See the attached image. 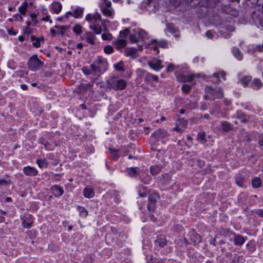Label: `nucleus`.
<instances>
[{
  "mask_svg": "<svg viewBox=\"0 0 263 263\" xmlns=\"http://www.w3.org/2000/svg\"><path fill=\"white\" fill-rule=\"evenodd\" d=\"M181 89L183 92L187 93L190 91L191 87L187 84H184L182 85Z\"/></svg>",
  "mask_w": 263,
  "mask_h": 263,
  "instance_id": "8fccbe9b",
  "label": "nucleus"
},
{
  "mask_svg": "<svg viewBox=\"0 0 263 263\" xmlns=\"http://www.w3.org/2000/svg\"><path fill=\"white\" fill-rule=\"evenodd\" d=\"M251 86L252 88L255 89H258L260 88L262 86V83L261 81L258 79H255L252 84Z\"/></svg>",
  "mask_w": 263,
  "mask_h": 263,
  "instance_id": "b1692460",
  "label": "nucleus"
},
{
  "mask_svg": "<svg viewBox=\"0 0 263 263\" xmlns=\"http://www.w3.org/2000/svg\"><path fill=\"white\" fill-rule=\"evenodd\" d=\"M147 187L142 186L139 190V195L141 197H144L147 195Z\"/></svg>",
  "mask_w": 263,
  "mask_h": 263,
  "instance_id": "37998d69",
  "label": "nucleus"
},
{
  "mask_svg": "<svg viewBox=\"0 0 263 263\" xmlns=\"http://www.w3.org/2000/svg\"><path fill=\"white\" fill-rule=\"evenodd\" d=\"M197 139L200 142L202 143L205 142L206 141L205 133L202 132L201 133H198L197 136Z\"/></svg>",
  "mask_w": 263,
  "mask_h": 263,
  "instance_id": "49530a36",
  "label": "nucleus"
},
{
  "mask_svg": "<svg viewBox=\"0 0 263 263\" xmlns=\"http://www.w3.org/2000/svg\"><path fill=\"white\" fill-rule=\"evenodd\" d=\"M31 41L32 42V45L33 46L38 48L40 46V39L37 38L34 35H32L30 37Z\"/></svg>",
  "mask_w": 263,
  "mask_h": 263,
  "instance_id": "2f4dec72",
  "label": "nucleus"
},
{
  "mask_svg": "<svg viewBox=\"0 0 263 263\" xmlns=\"http://www.w3.org/2000/svg\"><path fill=\"white\" fill-rule=\"evenodd\" d=\"M135 32L133 34H131L129 35V40L130 41L133 43H136L139 42L140 39L138 37V35L137 34V31L136 30H134Z\"/></svg>",
  "mask_w": 263,
  "mask_h": 263,
  "instance_id": "bb28decb",
  "label": "nucleus"
},
{
  "mask_svg": "<svg viewBox=\"0 0 263 263\" xmlns=\"http://www.w3.org/2000/svg\"><path fill=\"white\" fill-rule=\"evenodd\" d=\"M55 28L57 29V32L59 33L61 35H63L66 30L69 28V26L56 25Z\"/></svg>",
  "mask_w": 263,
  "mask_h": 263,
  "instance_id": "c85d7f7f",
  "label": "nucleus"
},
{
  "mask_svg": "<svg viewBox=\"0 0 263 263\" xmlns=\"http://www.w3.org/2000/svg\"><path fill=\"white\" fill-rule=\"evenodd\" d=\"M32 221L31 220H29L28 221L26 222L25 220H23V226L25 228H29L32 224Z\"/></svg>",
  "mask_w": 263,
  "mask_h": 263,
  "instance_id": "5fc2aeb1",
  "label": "nucleus"
},
{
  "mask_svg": "<svg viewBox=\"0 0 263 263\" xmlns=\"http://www.w3.org/2000/svg\"><path fill=\"white\" fill-rule=\"evenodd\" d=\"M28 3L26 1L23 2L21 6L19 7L18 11L22 15H25Z\"/></svg>",
  "mask_w": 263,
  "mask_h": 263,
  "instance_id": "a878e982",
  "label": "nucleus"
},
{
  "mask_svg": "<svg viewBox=\"0 0 263 263\" xmlns=\"http://www.w3.org/2000/svg\"><path fill=\"white\" fill-rule=\"evenodd\" d=\"M85 20L89 22H92V21H93V15H92L91 14L89 13L86 16V17H85Z\"/></svg>",
  "mask_w": 263,
  "mask_h": 263,
  "instance_id": "052dcab7",
  "label": "nucleus"
},
{
  "mask_svg": "<svg viewBox=\"0 0 263 263\" xmlns=\"http://www.w3.org/2000/svg\"><path fill=\"white\" fill-rule=\"evenodd\" d=\"M103 2V5H104V7L103 8H111V2L108 1L107 0H101Z\"/></svg>",
  "mask_w": 263,
  "mask_h": 263,
  "instance_id": "6e6d98bb",
  "label": "nucleus"
},
{
  "mask_svg": "<svg viewBox=\"0 0 263 263\" xmlns=\"http://www.w3.org/2000/svg\"><path fill=\"white\" fill-rule=\"evenodd\" d=\"M77 210L82 217H86L87 216L88 212L84 207L78 206L77 207Z\"/></svg>",
  "mask_w": 263,
  "mask_h": 263,
  "instance_id": "e433bc0d",
  "label": "nucleus"
},
{
  "mask_svg": "<svg viewBox=\"0 0 263 263\" xmlns=\"http://www.w3.org/2000/svg\"><path fill=\"white\" fill-rule=\"evenodd\" d=\"M180 123L182 126H185L187 124V121L184 119H182L181 120H180Z\"/></svg>",
  "mask_w": 263,
  "mask_h": 263,
  "instance_id": "0e129e2a",
  "label": "nucleus"
},
{
  "mask_svg": "<svg viewBox=\"0 0 263 263\" xmlns=\"http://www.w3.org/2000/svg\"><path fill=\"white\" fill-rule=\"evenodd\" d=\"M111 37V34L110 33H103L102 34V38L103 40H110Z\"/></svg>",
  "mask_w": 263,
  "mask_h": 263,
  "instance_id": "4d7b16f0",
  "label": "nucleus"
},
{
  "mask_svg": "<svg viewBox=\"0 0 263 263\" xmlns=\"http://www.w3.org/2000/svg\"><path fill=\"white\" fill-rule=\"evenodd\" d=\"M126 54L127 56L135 58L136 57V50L135 48L129 49L126 51Z\"/></svg>",
  "mask_w": 263,
  "mask_h": 263,
  "instance_id": "c03bdc74",
  "label": "nucleus"
},
{
  "mask_svg": "<svg viewBox=\"0 0 263 263\" xmlns=\"http://www.w3.org/2000/svg\"><path fill=\"white\" fill-rule=\"evenodd\" d=\"M220 75L224 79V80H226V78H225L226 73L224 71L215 72V73H213V76L217 78H219L220 77Z\"/></svg>",
  "mask_w": 263,
  "mask_h": 263,
  "instance_id": "603ef678",
  "label": "nucleus"
},
{
  "mask_svg": "<svg viewBox=\"0 0 263 263\" xmlns=\"http://www.w3.org/2000/svg\"><path fill=\"white\" fill-rule=\"evenodd\" d=\"M151 44H156V45L155 46H154L153 47H152V48H153V49L155 51H156L157 52V53L159 52V51L158 50V47H161L163 48H166L168 47L167 42L166 41H165L164 40L158 41L156 39H153V40H151Z\"/></svg>",
  "mask_w": 263,
  "mask_h": 263,
  "instance_id": "0eeeda50",
  "label": "nucleus"
},
{
  "mask_svg": "<svg viewBox=\"0 0 263 263\" xmlns=\"http://www.w3.org/2000/svg\"><path fill=\"white\" fill-rule=\"evenodd\" d=\"M226 29L228 31L232 32L235 30V28L232 25H227L226 26Z\"/></svg>",
  "mask_w": 263,
  "mask_h": 263,
  "instance_id": "680f3d73",
  "label": "nucleus"
},
{
  "mask_svg": "<svg viewBox=\"0 0 263 263\" xmlns=\"http://www.w3.org/2000/svg\"><path fill=\"white\" fill-rule=\"evenodd\" d=\"M205 92L210 95V100L222 98L223 97V91L221 88H216L213 89L211 87H206Z\"/></svg>",
  "mask_w": 263,
  "mask_h": 263,
  "instance_id": "7ed1b4c3",
  "label": "nucleus"
},
{
  "mask_svg": "<svg viewBox=\"0 0 263 263\" xmlns=\"http://www.w3.org/2000/svg\"><path fill=\"white\" fill-rule=\"evenodd\" d=\"M144 5H146L147 7H149L148 10H150V8L152 6L155 7L154 6L153 2L151 0H144Z\"/></svg>",
  "mask_w": 263,
  "mask_h": 263,
  "instance_id": "864d4df0",
  "label": "nucleus"
},
{
  "mask_svg": "<svg viewBox=\"0 0 263 263\" xmlns=\"http://www.w3.org/2000/svg\"><path fill=\"white\" fill-rule=\"evenodd\" d=\"M128 175L131 177H135L137 175H140V174L139 173V169L137 167H131L129 168H128Z\"/></svg>",
  "mask_w": 263,
  "mask_h": 263,
  "instance_id": "a211bd4d",
  "label": "nucleus"
},
{
  "mask_svg": "<svg viewBox=\"0 0 263 263\" xmlns=\"http://www.w3.org/2000/svg\"><path fill=\"white\" fill-rule=\"evenodd\" d=\"M221 129L224 131L227 132L231 129V124L227 121H223L221 123Z\"/></svg>",
  "mask_w": 263,
  "mask_h": 263,
  "instance_id": "f704fd0d",
  "label": "nucleus"
},
{
  "mask_svg": "<svg viewBox=\"0 0 263 263\" xmlns=\"http://www.w3.org/2000/svg\"><path fill=\"white\" fill-rule=\"evenodd\" d=\"M107 86L115 90H123L126 86V82L122 79H112L108 82Z\"/></svg>",
  "mask_w": 263,
  "mask_h": 263,
  "instance_id": "f03ea898",
  "label": "nucleus"
},
{
  "mask_svg": "<svg viewBox=\"0 0 263 263\" xmlns=\"http://www.w3.org/2000/svg\"><path fill=\"white\" fill-rule=\"evenodd\" d=\"M206 36L209 39H212L213 37V33L211 31L209 30L205 33Z\"/></svg>",
  "mask_w": 263,
  "mask_h": 263,
  "instance_id": "e2e57ef3",
  "label": "nucleus"
},
{
  "mask_svg": "<svg viewBox=\"0 0 263 263\" xmlns=\"http://www.w3.org/2000/svg\"><path fill=\"white\" fill-rule=\"evenodd\" d=\"M261 182L260 179L256 177L254 178L252 181V186L255 188H257L259 187L261 185Z\"/></svg>",
  "mask_w": 263,
  "mask_h": 263,
  "instance_id": "a19ab883",
  "label": "nucleus"
},
{
  "mask_svg": "<svg viewBox=\"0 0 263 263\" xmlns=\"http://www.w3.org/2000/svg\"><path fill=\"white\" fill-rule=\"evenodd\" d=\"M204 164H205V163H204V161L201 160H198L197 162V165L199 167H202V166H204Z\"/></svg>",
  "mask_w": 263,
  "mask_h": 263,
  "instance_id": "69168bd1",
  "label": "nucleus"
},
{
  "mask_svg": "<svg viewBox=\"0 0 263 263\" xmlns=\"http://www.w3.org/2000/svg\"><path fill=\"white\" fill-rule=\"evenodd\" d=\"M166 30L167 32L171 33L175 37L180 36L179 31L175 28V26L172 24H168L166 26Z\"/></svg>",
  "mask_w": 263,
  "mask_h": 263,
  "instance_id": "ddd939ff",
  "label": "nucleus"
},
{
  "mask_svg": "<svg viewBox=\"0 0 263 263\" xmlns=\"http://www.w3.org/2000/svg\"><path fill=\"white\" fill-rule=\"evenodd\" d=\"M89 28L97 34H99L102 32V28L97 22H92L89 25Z\"/></svg>",
  "mask_w": 263,
  "mask_h": 263,
  "instance_id": "4468645a",
  "label": "nucleus"
},
{
  "mask_svg": "<svg viewBox=\"0 0 263 263\" xmlns=\"http://www.w3.org/2000/svg\"><path fill=\"white\" fill-rule=\"evenodd\" d=\"M109 152L112 157L116 160H118L120 157L119 154V150L112 148H109Z\"/></svg>",
  "mask_w": 263,
  "mask_h": 263,
  "instance_id": "473e14b6",
  "label": "nucleus"
},
{
  "mask_svg": "<svg viewBox=\"0 0 263 263\" xmlns=\"http://www.w3.org/2000/svg\"><path fill=\"white\" fill-rule=\"evenodd\" d=\"M102 12L106 16H111L112 14V9L107 8H102Z\"/></svg>",
  "mask_w": 263,
  "mask_h": 263,
  "instance_id": "ea45409f",
  "label": "nucleus"
},
{
  "mask_svg": "<svg viewBox=\"0 0 263 263\" xmlns=\"http://www.w3.org/2000/svg\"><path fill=\"white\" fill-rule=\"evenodd\" d=\"M94 21L93 22H97V20H100L101 18V15L99 13H96L93 15Z\"/></svg>",
  "mask_w": 263,
  "mask_h": 263,
  "instance_id": "bf43d9fd",
  "label": "nucleus"
},
{
  "mask_svg": "<svg viewBox=\"0 0 263 263\" xmlns=\"http://www.w3.org/2000/svg\"><path fill=\"white\" fill-rule=\"evenodd\" d=\"M83 13V8L78 7L72 12V16L76 18H80Z\"/></svg>",
  "mask_w": 263,
  "mask_h": 263,
  "instance_id": "4be33fe9",
  "label": "nucleus"
},
{
  "mask_svg": "<svg viewBox=\"0 0 263 263\" xmlns=\"http://www.w3.org/2000/svg\"><path fill=\"white\" fill-rule=\"evenodd\" d=\"M83 194L86 198H91L94 196L95 191L91 187L86 186L83 191Z\"/></svg>",
  "mask_w": 263,
  "mask_h": 263,
  "instance_id": "f3484780",
  "label": "nucleus"
},
{
  "mask_svg": "<svg viewBox=\"0 0 263 263\" xmlns=\"http://www.w3.org/2000/svg\"><path fill=\"white\" fill-rule=\"evenodd\" d=\"M115 44L117 46V48H122L126 46V42L125 40L123 39H119L116 40L115 42Z\"/></svg>",
  "mask_w": 263,
  "mask_h": 263,
  "instance_id": "c756f323",
  "label": "nucleus"
},
{
  "mask_svg": "<svg viewBox=\"0 0 263 263\" xmlns=\"http://www.w3.org/2000/svg\"><path fill=\"white\" fill-rule=\"evenodd\" d=\"M114 67L115 68L119 71H124L125 70L124 68V64L123 62L122 61H120L115 64H114Z\"/></svg>",
  "mask_w": 263,
  "mask_h": 263,
  "instance_id": "79ce46f5",
  "label": "nucleus"
},
{
  "mask_svg": "<svg viewBox=\"0 0 263 263\" xmlns=\"http://www.w3.org/2000/svg\"><path fill=\"white\" fill-rule=\"evenodd\" d=\"M232 52L234 56L239 61H240L243 58V55L240 50L237 48L234 47L232 49Z\"/></svg>",
  "mask_w": 263,
  "mask_h": 263,
  "instance_id": "5701e85b",
  "label": "nucleus"
},
{
  "mask_svg": "<svg viewBox=\"0 0 263 263\" xmlns=\"http://www.w3.org/2000/svg\"><path fill=\"white\" fill-rule=\"evenodd\" d=\"M51 7L53 12L56 14L60 13L62 8V5L60 2L53 3Z\"/></svg>",
  "mask_w": 263,
  "mask_h": 263,
  "instance_id": "412c9836",
  "label": "nucleus"
},
{
  "mask_svg": "<svg viewBox=\"0 0 263 263\" xmlns=\"http://www.w3.org/2000/svg\"><path fill=\"white\" fill-rule=\"evenodd\" d=\"M245 241V238L240 235H235L234 238V243L236 245L241 246Z\"/></svg>",
  "mask_w": 263,
  "mask_h": 263,
  "instance_id": "393cba45",
  "label": "nucleus"
},
{
  "mask_svg": "<svg viewBox=\"0 0 263 263\" xmlns=\"http://www.w3.org/2000/svg\"><path fill=\"white\" fill-rule=\"evenodd\" d=\"M82 71L85 75H88L92 74L94 75V72L93 71V69H91L90 67V69H88L86 67H83L82 68Z\"/></svg>",
  "mask_w": 263,
  "mask_h": 263,
  "instance_id": "09e8293b",
  "label": "nucleus"
},
{
  "mask_svg": "<svg viewBox=\"0 0 263 263\" xmlns=\"http://www.w3.org/2000/svg\"><path fill=\"white\" fill-rule=\"evenodd\" d=\"M136 31L137 34L138 35V37L140 41H144L149 38L148 33L143 29L138 28Z\"/></svg>",
  "mask_w": 263,
  "mask_h": 263,
  "instance_id": "dca6fc26",
  "label": "nucleus"
},
{
  "mask_svg": "<svg viewBox=\"0 0 263 263\" xmlns=\"http://www.w3.org/2000/svg\"><path fill=\"white\" fill-rule=\"evenodd\" d=\"M73 31L77 34H80L82 32V26L80 25H76L73 28Z\"/></svg>",
  "mask_w": 263,
  "mask_h": 263,
  "instance_id": "a18cd8bd",
  "label": "nucleus"
},
{
  "mask_svg": "<svg viewBox=\"0 0 263 263\" xmlns=\"http://www.w3.org/2000/svg\"><path fill=\"white\" fill-rule=\"evenodd\" d=\"M155 244L156 247H159L163 248L167 245V241L165 237L163 236L159 237L157 240H155Z\"/></svg>",
  "mask_w": 263,
  "mask_h": 263,
  "instance_id": "2eb2a0df",
  "label": "nucleus"
},
{
  "mask_svg": "<svg viewBox=\"0 0 263 263\" xmlns=\"http://www.w3.org/2000/svg\"><path fill=\"white\" fill-rule=\"evenodd\" d=\"M187 3L191 5V7H195L198 5L201 0H186Z\"/></svg>",
  "mask_w": 263,
  "mask_h": 263,
  "instance_id": "de8ad7c7",
  "label": "nucleus"
},
{
  "mask_svg": "<svg viewBox=\"0 0 263 263\" xmlns=\"http://www.w3.org/2000/svg\"><path fill=\"white\" fill-rule=\"evenodd\" d=\"M96 37L95 35L91 32H86L85 34V40L86 42L91 45L95 43Z\"/></svg>",
  "mask_w": 263,
  "mask_h": 263,
  "instance_id": "6ab92c4d",
  "label": "nucleus"
},
{
  "mask_svg": "<svg viewBox=\"0 0 263 263\" xmlns=\"http://www.w3.org/2000/svg\"><path fill=\"white\" fill-rule=\"evenodd\" d=\"M36 162L41 168H45L48 164V161L45 159L37 160Z\"/></svg>",
  "mask_w": 263,
  "mask_h": 263,
  "instance_id": "4c0bfd02",
  "label": "nucleus"
},
{
  "mask_svg": "<svg viewBox=\"0 0 263 263\" xmlns=\"http://www.w3.org/2000/svg\"><path fill=\"white\" fill-rule=\"evenodd\" d=\"M236 183L238 186L240 187H243L245 184V180L241 176L238 175L236 177Z\"/></svg>",
  "mask_w": 263,
  "mask_h": 263,
  "instance_id": "72a5a7b5",
  "label": "nucleus"
},
{
  "mask_svg": "<svg viewBox=\"0 0 263 263\" xmlns=\"http://www.w3.org/2000/svg\"><path fill=\"white\" fill-rule=\"evenodd\" d=\"M51 191L52 194L56 197L61 196L64 193V190L62 187L58 185L52 186Z\"/></svg>",
  "mask_w": 263,
  "mask_h": 263,
  "instance_id": "f8f14e48",
  "label": "nucleus"
},
{
  "mask_svg": "<svg viewBox=\"0 0 263 263\" xmlns=\"http://www.w3.org/2000/svg\"><path fill=\"white\" fill-rule=\"evenodd\" d=\"M161 167L159 165H154L151 167V173L153 175H156L161 171Z\"/></svg>",
  "mask_w": 263,
  "mask_h": 263,
  "instance_id": "cd10ccee",
  "label": "nucleus"
},
{
  "mask_svg": "<svg viewBox=\"0 0 263 263\" xmlns=\"http://www.w3.org/2000/svg\"><path fill=\"white\" fill-rule=\"evenodd\" d=\"M27 74V72L24 70H20L17 71V76L20 77H25Z\"/></svg>",
  "mask_w": 263,
  "mask_h": 263,
  "instance_id": "13d9d810",
  "label": "nucleus"
},
{
  "mask_svg": "<svg viewBox=\"0 0 263 263\" xmlns=\"http://www.w3.org/2000/svg\"><path fill=\"white\" fill-rule=\"evenodd\" d=\"M162 61L158 59H153L148 62V66L155 70H159L163 68V66L161 65Z\"/></svg>",
  "mask_w": 263,
  "mask_h": 263,
  "instance_id": "6e6552de",
  "label": "nucleus"
},
{
  "mask_svg": "<svg viewBox=\"0 0 263 263\" xmlns=\"http://www.w3.org/2000/svg\"><path fill=\"white\" fill-rule=\"evenodd\" d=\"M188 235L190 237V240L194 245L199 243L201 240L200 236L194 230L191 231Z\"/></svg>",
  "mask_w": 263,
  "mask_h": 263,
  "instance_id": "1a4fd4ad",
  "label": "nucleus"
},
{
  "mask_svg": "<svg viewBox=\"0 0 263 263\" xmlns=\"http://www.w3.org/2000/svg\"><path fill=\"white\" fill-rule=\"evenodd\" d=\"M90 67L93 69L94 75L99 77L107 69V62L105 59L99 57L90 65Z\"/></svg>",
  "mask_w": 263,
  "mask_h": 263,
  "instance_id": "f257e3e1",
  "label": "nucleus"
},
{
  "mask_svg": "<svg viewBox=\"0 0 263 263\" xmlns=\"http://www.w3.org/2000/svg\"><path fill=\"white\" fill-rule=\"evenodd\" d=\"M43 64V62L38 58L36 54L31 57L28 62V67L32 71H36Z\"/></svg>",
  "mask_w": 263,
  "mask_h": 263,
  "instance_id": "20e7f679",
  "label": "nucleus"
},
{
  "mask_svg": "<svg viewBox=\"0 0 263 263\" xmlns=\"http://www.w3.org/2000/svg\"><path fill=\"white\" fill-rule=\"evenodd\" d=\"M14 16L15 17L16 20L20 21L21 22H22L23 21L22 16L19 14H16Z\"/></svg>",
  "mask_w": 263,
  "mask_h": 263,
  "instance_id": "774afa93",
  "label": "nucleus"
},
{
  "mask_svg": "<svg viewBox=\"0 0 263 263\" xmlns=\"http://www.w3.org/2000/svg\"><path fill=\"white\" fill-rule=\"evenodd\" d=\"M153 135L157 139H165L167 135V132L164 129H158L156 130L153 134Z\"/></svg>",
  "mask_w": 263,
  "mask_h": 263,
  "instance_id": "9b49d317",
  "label": "nucleus"
},
{
  "mask_svg": "<svg viewBox=\"0 0 263 263\" xmlns=\"http://www.w3.org/2000/svg\"><path fill=\"white\" fill-rule=\"evenodd\" d=\"M23 172L27 176H34L37 175V171L33 167L27 166L23 168Z\"/></svg>",
  "mask_w": 263,
  "mask_h": 263,
  "instance_id": "9d476101",
  "label": "nucleus"
},
{
  "mask_svg": "<svg viewBox=\"0 0 263 263\" xmlns=\"http://www.w3.org/2000/svg\"><path fill=\"white\" fill-rule=\"evenodd\" d=\"M8 181L5 179H0V186L7 185Z\"/></svg>",
  "mask_w": 263,
  "mask_h": 263,
  "instance_id": "338daca9",
  "label": "nucleus"
},
{
  "mask_svg": "<svg viewBox=\"0 0 263 263\" xmlns=\"http://www.w3.org/2000/svg\"><path fill=\"white\" fill-rule=\"evenodd\" d=\"M186 0H168L169 3L175 7H177L184 2Z\"/></svg>",
  "mask_w": 263,
  "mask_h": 263,
  "instance_id": "c9c22d12",
  "label": "nucleus"
},
{
  "mask_svg": "<svg viewBox=\"0 0 263 263\" xmlns=\"http://www.w3.org/2000/svg\"><path fill=\"white\" fill-rule=\"evenodd\" d=\"M251 80V77L248 76H244L240 79V81L244 87H246Z\"/></svg>",
  "mask_w": 263,
  "mask_h": 263,
  "instance_id": "58836bf2",
  "label": "nucleus"
},
{
  "mask_svg": "<svg viewBox=\"0 0 263 263\" xmlns=\"http://www.w3.org/2000/svg\"><path fill=\"white\" fill-rule=\"evenodd\" d=\"M140 179L143 183L147 184L149 182L151 179V178L149 175L147 174H144V173H142V174H141L140 176Z\"/></svg>",
  "mask_w": 263,
  "mask_h": 263,
  "instance_id": "7c9ffc66",
  "label": "nucleus"
},
{
  "mask_svg": "<svg viewBox=\"0 0 263 263\" xmlns=\"http://www.w3.org/2000/svg\"><path fill=\"white\" fill-rule=\"evenodd\" d=\"M145 82L147 83L151 81L157 82L158 80V77L156 75H153L148 72H146L144 77Z\"/></svg>",
  "mask_w": 263,
  "mask_h": 263,
  "instance_id": "aec40b11",
  "label": "nucleus"
},
{
  "mask_svg": "<svg viewBox=\"0 0 263 263\" xmlns=\"http://www.w3.org/2000/svg\"><path fill=\"white\" fill-rule=\"evenodd\" d=\"M159 199V195L155 192L152 193L148 198V204L147 209L148 211H153L155 208V205L157 201Z\"/></svg>",
  "mask_w": 263,
  "mask_h": 263,
  "instance_id": "39448f33",
  "label": "nucleus"
},
{
  "mask_svg": "<svg viewBox=\"0 0 263 263\" xmlns=\"http://www.w3.org/2000/svg\"><path fill=\"white\" fill-rule=\"evenodd\" d=\"M200 77L199 74H191L187 76H184L182 74H178L177 75V80L181 82L184 83L185 82H191L194 78H199Z\"/></svg>",
  "mask_w": 263,
  "mask_h": 263,
  "instance_id": "423d86ee",
  "label": "nucleus"
},
{
  "mask_svg": "<svg viewBox=\"0 0 263 263\" xmlns=\"http://www.w3.org/2000/svg\"><path fill=\"white\" fill-rule=\"evenodd\" d=\"M104 51L106 53L110 54L112 52L113 48L110 45H107L104 47Z\"/></svg>",
  "mask_w": 263,
  "mask_h": 263,
  "instance_id": "3c124183",
  "label": "nucleus"
}]
</instances>
